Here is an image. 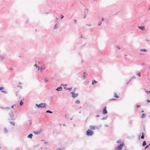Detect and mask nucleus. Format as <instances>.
<instances>
[{
  "label": "nucleus",
  "mask_w": 150,
  "mask_h": 150,
  "mask_svg": "<svg viewBox=\"0 0 150 150\" xmlns=\"http://www.w3.org/2000/svg\"><path fill=\"white\" fill-rule=\"evenodd\" d=\"M93 132L90 129H88L86 132V134L88 136H91L93 134Z\"/></svg>",
  "instance_id": "obj_1"
},
{
  "label": "nucleus",
  "mask_w": 150,
  "mask_h": 150,
  "mask_svg": "<svg viewBox=\"0 0 150 150\" xmlns=\"http://www.w3.org/2000/svg\"><path fill=\"white\" fill-rule=\"evenodd\" d=\"M46 105V104L45 103H41L39 105L38 104H36V106L38 108H42L45 107Z\"/></svg>",
  "instance_id": "obj_2"
},
{
  "label": "nucleus",
  "mask_w": 150,
  "mask_h": 150,
  "mask_svg": "<svg viewBox=\"0 0 150 150\" xmlns=\"http://www.w3.org/2000/svg\"><path fill=\"white\" fill-rule=\"evenodd\" d=\"M124 146L123 144H120L117 148L115 149V150H121L122 149V147Z\"/></svg>",
  "instance_id": "obj_3"
},
{
  "label": "nucleus",
  "mask_w": 150,
  "mask_h": 150,
  "mask_svg": "<svg viewBox=\"0 0 150 150\" xmlns=\"http://www.w3.org/2000/svg\"><path fill=\"white\" fill-rule=\"evenodd\" d=\"M71 93L72 94V97L74 98L78 96V94L77 93H74L73 92H72Z\"/></svg>",
  "instance_id": "obj_4"
},
{
  "label": "nucleus",
  "mask_w": 150,
  "mask_h": 150,
  "mask_svg": "<svg viewBox=\"0 0 150 150\" xmlns=\"http://www.w3.org/2000/svg\"><path fill=\"white\" fill-rule=\"evenodd\" d=\"M107 113V111L106 110V107H105L103 109V115H105Z\"/></svg>",
  "instance_id": "obj_5"
},
{
  "label": "nucleus",
  "mask_w": 150,
  "mask_h": 150,
  "mask_svg": "<svg viewBox=\"0 0 150 150\" xmlns=\"http://www.w3.org/2000/svg\"><path fill=\"white\" fill-rule=\"evenodd\" d=\"M138 28L142 30H143L144 29V26H138Z\"/></svg>",
  "instance_id": "obj_6"
},
{
  "label": "nucleus",
  "mask_w": 150,
  "mask_h": 150,
  "mask_svg": "<svg viewBox=\"0 0 150 150\" xmlns=\"http://www.w3.org/2000/svg\"><path fill=\"white\" fill-rule=\"evenodd\" d=\"M88 9L85 8L84 10V14L87 15L88 13Z\"/></svg>",
  "instance_id": "obj_7"
},
{
  "label": "nucleus",
  "mask_w": 150,
  "mask_h": 150,
  "mask_svg": "<svg viewBox=\"0 0 150 150\" xmlns=\"http://www.w3.org/2000/svg\"><path fill=\"white\" fill-rule=\"evenodd\" d=\"M90 128L91 129H96L95 126H90Z\"/></svg>",
  "instance_id": "obj_8"
},
{
  "label": "nucleus",
  "mask_w": 150,
  "mask_h": 150,
  "mask_svg": "<svg viewBox=\"0 0 150 150\" xmlns=\"http://www.w3.org/2000/svg\"><path fill=\"white\" fill-rule=\"evenodd\" d=\"M62 87L60 86V87H59L58 88H57L56 89V90L57 91H61L62 90Z\"/></svg>",
  "instance_id": "obj_9"
},
{
  "label": "nucleus",
  "mask_w": 150,
  "mask_h": 150,
  "mask_svg": "<svg viewBox=\"0 0 150 150\" xmlns=\"http://www.w3.org/2000/svg\"><path fill=\"white\" fill-rule=\"evenodd\" d=\"M9 115L10 117H12L13 115V112H11L9 113Z\"/></svg>",
  "instance_id": "obj_10"
},
{
  "label": "nucleus",
  "mask_w": 150,
  "mask_h": 150,
  "mask_svg": "<svg viewBox=\"0 0 150 150\" xmlns=\"http://www.w3.org/2000/svg\"><path fill=\"white\" fill-rule=\"evenodd\" d=\"M45 69V67L44 66H42L40 69V71H42Z\"/></svg>",
  "instance_id": "obj_11"
},
{
  "label": "nucleus",
  "mask_w": 150,
  "mask_h": 150,
  "mask_svg": "<svg viewBox=\"0 0 150 150\" xmlns=\"http://www.w3.org/2000/svg\"><path fill=\"white\" fill-rule=\"evenodd\" d=\"M114 97L115 98H118L119 97L117 95V94L116 93H114Z\"/></svg>",
  "instance_id": "obj_12"
},
{
  "label": "nucleus",
  "mask_w": 150,
  "mask_h": 150,
  "mask_svg": "<svg viewBox=\"0 0 150 150\" xmlns=\"http://www.w3.org/2000/svg\"><path fill=\"white\" fill-rule=\"evenodd\" d=\"M97 82L95 80H93L92 83V84L93 85L94 83H97Z\"/></svg>",
  "instance_id": "obj_13"
},
{
  "label": "nucleus",
  "mask_w": 150,
  "mask_h": 150,
  "mask_svg": "<svg viewBox=\"0 0 150 150\" xmlns=\"http://www.w3.org/2000/svg\"><path fill=\"white\" fill-rule=\"evenodd\" d=\"M32 136L33 135L32 134H30L28 136V137L29 138H32Z\"/></svg>",
  "instance_id": "obj_14"
},
{
  "label": "nucleus",
  "mask_w": 150,
  "mask_h": 150,
  "mask_svg": "<svg viewBox=\"0 0 150 150\" xmlns=\"http://www.w3.org/2000/svg\"><path fill=\"white\" fill-rule=\"evenodd\" d=\"M58 28V27L57 26V24H56L54 27V28L55 29H56Z\"/></svg>",
  "instance_id": "obj_15"
},
{
  "label": "nucleus",
  "mask_w": 150,
  "mask_h": 150,
  "mask_svg": "<svg viewBox=\"0 0 150 150\" xmlns=\"http://www.w3.org/2000/svg\"><path fill=\"white\" fill-rule=\"evenodd\" d=\"M144 138V133L142 132V136H141V139H143Z\"/></svg>",
  "instance_id": "obj_16"
},
{
  "label": "nucleus",
  "mask_w": 150,
  "mask_h": 150,
  "mask_svg": "<svg viewBox=\"0 0 150 150\" xmlns=\"http://www.w3.org/2000/svg\"><path fill=\"white\" fill-rule=\"evenodd\" d=\"M146 116L145 114H143L142 115V116H141V117L143 118H144Z\"/></svg>",
  "instance_id": "obj_17"
},
{
  "label": "nucleus",
  "mask_w": 150,
  "mask_h": 150,
  "mask_svg": "<svg viewBox=\"0 0 150 150\" xmlns=\"http://www.w3.org/2000/svg\"><path fill=\"white\" fill-rule=\"evenodd\" d=\"M146 145V142L145 141H144L143 142V143H142V146H144L145 145Z\"/></svg>",
  "instance_id": "obj_18"
},
{
  "label": "nucleus",
  "mask_w": 150,
  "mask_h": 150,
  "mask_svg": "<svg viewBox=\"0 0 150 150\" xmlns=\"http://www.w3.org/2000/svg\"><path fill=\"white\" fill-rule=\"evenodd\" d=\"M89 46V45H88V44L87 43H86L85 44H84L83 45V46Z\"/></svg>",
  "instance_id": "obj_19"
},
{
  "label": "nucleus",
  "mask_w": 150,
  "mask_h": 150,
  "mask_svg": "<svg viewBox=\"0 0 150 150\" xmlns=\"http://www.w3.org/2000/svg\"><path fill=\"white\" fill-rule=\"evenodd\" d=\"M75 103H80V101L79 100H77L75 101Z\"/></svg>",
  "instance_id": "obj_20"
},
{
  "label": "nucleus",
  "mask_w": 150,
  "mask_h": 150,
  "mask_svg": "<svg viewBox=\"0 0 150 150\" xmlns=\"http://www.w3.org/2000/svg\"><path fill=\"white\" fill-rule=\"evenodd\" d=\"M87 75V74L86 73H84L83 77H84V78L86 77V76Z\"/></svg>",
  "instance_id": "obj_21"
},
{
  "label": "nucleus",
  "mask_w": 150,
  "mask_h": 150,
  "mask_svg": "<svg viewBox=\"0 0 150 150\" xmlns=\"http://www.w3.org/2000/svg\"><path fill=\"white\" fill-rule=\"evenodd\" d=\"M46 113H52V112L51 111H50V110H47L46 111Z\"/></svg>",
  "instance_id": "obj_22"
},
{
  "label": "nucleus",
  "mask_w": 150,
  "mask_h": 150,
  "mask_svg": "<svg viewBox=\"0 0 150 150\" xmlns=\"http://www.w3.org/2000/svg\"><path fill=\"white\" fill-rule=\"evenodd\" d=\"M102 24V22L100 21H99L98 24V25L100 26Z\"/></svg>",
  "instance_id": "obj_23"
},
{
  "label": "nucleus",
  "mask_w": 150,
  "mask_h": 150,
  "mask_svg": "<svg viewBox=\"0 0 150 150\" xmlns=\"http://www.w3.org/2000/svg\"><path fill=\"white\" fill-rule=\"evenodd\" d=\"M23 103L22 102V100H21L20 103V105H23Z\"/></svg>",
  "instance_id": "obj_24"
},
{
  "label": "nucleus",
  "mask_w": 150,
  "mask_h": 150,
  "mask_svg": "<svg viewBox=\"0 0 150 150\" xmlns=\"http://www.w3.org/2000/svg\"><path fill=\"white\" fill-rule=\"evenodd\" d=\"M4 131H5L6 133H7L8 132V130L6 128L4 129Z\"/></svg>",
  "instance_id": "obj_25"
},
{
  "label": "nucleus",
  "mask_w": 150,
  "mask_h": 150,
  "mask_svg": "<svg viewBox=\"0 0 150 150\" xmlns=\"http://www.w3.org/2000/svg\"><path fill=\"white\" fill-rule=\"evenodd\" d=\"M44 81L45 82H47L48 81V80L47 79L45 78V79Z\"/></svg>",
  "instance_id": "obj_26"
},
{
  "label": "nucleus",
  "mask_w": 150,
  "mask_h": 150,
  "mask_svg": "<svg viewBox=\"0 0 150 150\" xmlns=\"http://www.w3.org/2000/svg\"><path fill=\"white\" fill-rule=\"evenodd\" d=\"M61 19H62L64 18V16L63 15H62L61 14Z\"/></svg>",
  "instance_id": "obj_27"
},
{
  "label": "nucleus",
  "mask_w": 150,
  "mask_h": 150,
  "mask_svg": "<svg viewBox=\"0 0 150 150\" xmlns=\"http://www.w3.org/2000/svg\"><path fill=\"white\" fill-rule=\"evenodd\" d=\"M34 132L35 134H38L39 133V132Z\"/></svg>",
  "instance_id": "obj_28"
},
{
  "label": "nucleus",
  "mask_w": 150,
  "mask_h": 150,
  "mask_svg": "<svg viewBox=\"0 0 150 150\" xmlns=\"http://www.w3.org/2000/svg\"><path fill=\"white\" fill-rule=\"evenodd\" d=\"M86 25H87V26L88 27H90L91 26V24H86Z\"/></svg>",
  "instance_id": "obj_29"
},
{
  "label": "nucleus",
  "mask_w": 150,
  "mask_h": 150,
  "mask_svg": "<svg viewBox=\"0 0 150 150\" xmlns=\"http://www.w3.org/2000/svg\"><path fill=\"white\" fill-rule=\"evenodd\" d=\"M1 92L2 93H7V92L5 91H1Z\"/></svg>",
  "instance_id": "obj_30"
},
{
  "label": "nucleus",
  "mask_w": 150,
  "mask_h": 150,
  "mask_svg": "<svg viewBox=\"0 0 150 150\" xmlns=\"http://www.w3.org/2000/svg\"><path fill=\"white\" fill-rule=\"evenodd\" d=\"M140 51L144 52H146V51L145 49L141 50Z\"/></svg>",
  "instance_id": "obj_31"
},
{
  "label": "nucleus",
  "mask_w": 150,
  "mask_h": 150,
  "mask_svg": "<svg viewBox=\"0 0 150 150\" xmlns=\"http://www.w3.org/2000/svg\"><path fill=\"white\" fill-rule=\"evenodd\" d=\"M4 88L2 87H0V90H3Z\"/></svg>",
  "instance_id": "obj_32"
},
{
  "label": "nucleus",
  "mask_w": 150,
  "mask_h": 150,
  "mask_svg": "<svg viewBox=\"0 0 150 150\" xmlns=\"http://www.w3.org/2000/svg\"><path fill=\"white\" fill-rule=\"evenodd\" d=\"M56 21H55V22H58V21H57V20H58V18H57V17H56Z\"/></svg>",
  "instance_id": "obj_33"
},
{
  "label": "nucleus",
  "mask_w": 150,
  "mask_h": 150,
  "mask_svg": "<svg viewBox=\"0 0 150 150\" xmlns=\"http://www.w3.org/2000/svg\"><path fill=\"white\" fill-rule=\"evenodd\" d=\"M140 106V105H137V108H139Z\"/></svg>",
  "instance_id": "obj_34"
},
{
  "label": "nucleus",
  "mask_w": 150,
  "mask_h": 150,
  "mask_svg": "<svg viewBox=\"0 0 150 150\" xmlns=\"http://www.w3.org/2000/svg\"><path fill=\"white\" fill-rule=\"evenodd\" d=\"M115 100V99H109V100L110 101L114 100Z\"/></svg>",
  "instance_id": "obj_35"
},
{
  "label": "nucleus",
  "mask_w": 150,
  "mask_h": 150,
  "mask_svg": "<svg viewBox=\"0 0 150 150\" xmlns=\"http://www.w3.org/2000/svg\"><path fill=\"white\" fill-rule=\"evenodd\" d=\"M11 124L12 125H14V123L13 122H10Z\"/></svg>",
  "instance_id": "obj_36"
},
{
  "label": "nucleus",
  "mask_w": 150,
  "mask_h": 150,
  "mask_svg": "<svg viewBox=\"0 0 150 150\" xmlns=\"http://www.w3.org/2000/svg\"><path fill=\"white\" fill-rule=\"evenodd\" d=\"M137 75H138L139 77L140 76V73H139L138 74H137Z\"/></svg>",
  "instance_id": "obj_37"
},
{
  "label": "nucleus",
  "mask_w": 150,
  "mask_h": 150,
  "mask_svg": "<svg viewBox=\"0 0 150 150\" xmlns=\"http://www.w3.org/2000/svg\"><path fill=\"white\" fill-rule=\"evenodd\" d=\"M74 21L75 23H76V20H75V19L74 20Z\"/></svg>",
  "instance_id": "obj_38"
},
{
  "label": "nucleus",
  "mask_w": 150,
  "mask_h": 150,
  "mask_svg": "<svg viewBox=\"0 0 150 150\" xmlns=\"http://www.w3.org/2000/svg\"><path fill=\"white\" fill-rule=\"evenodd\" d=\"M148 147H149V145L146 146L145 147V149H146V148H147Z\"/></svg>",
  "instance_id": "obj_39"
},
{
  "label": "nucleus",
  "mask_w": 150,
  "mask_h": 150,
  "mask_svg": "<svg viewBox=\"0 0 150 150\" xmlns=\"http://www.w3.org/2000/svg\"><path fill=\"white\" fill-rule=\"evenodd\" d=\"M147 102H148V103H149L150 102V101L149 100H147Z\"/></svg>",
  "instance_id": "obj_40"
},
{
  "label": "nucleus",
  "mask_w": 150,
  "mask_h": 150,
  "mask_svg": "<svg viewBox=\"0 0 150 150\" xmlns=\"http://www.w3.org/2000/svg\"><path fill=\"white\" fill-rule=\"evenodd\" d=\"M83 38V37H82V35H81L80 37L79 38Z\"/></svg>",
  "instance_id": "obj_41"
},
{
  "label": "nucleus",
  "mask_w": 150,
  "mask_h": 150,
  "mask_svg": "<svg viewBox=\"0 0 150 150\" xmlns=\"http://www.w3.org/2000/svg\"><path fill=\"white\" fill-rule=\"evenodd\" d=\"M87 15L84 14V16L83 17V18H85L86 16Z\"/></svg>",
  "instance_id": "obj_42"
},
{
  "label": "nucleus",
  "mask_w": 150,
  "mask_h": 150,
  "mask_svg": "<svg viewBox=\"0 0 150 150\" xmlns=\"http://www.w3.org/2000/svg\"><path fill=\"white\" fill-rule=\"evenodd\" d=\"M146 93H150V91H149L148 92V91H146Z\"/></svg>",
  "instance_id": "obj_43"
},
{
  "label": "nucleus",
  "mask_w": 150,
  "mask_h": 150,
  "mask_svg": "<svg viewBox=\"0 0 150 150\" xmlns=\"http://www.w3.org/2000/svg\"><path fill=\"white\" fill-rule=\"evenodd\" d=\"M101 21H104V18H102L101 19Z\"/></svg>",
  "instance_id": "obj_44"
},
{
  "label": "nucleus",
  "mask_w": 150,
  "mask_h": 150,
  "mask_svg": "<svg viewBox=\"0 0 150 150\" xmlns=\"http://www.w3.org/2000/svg\"><path fill=\"white\" fill-rule=\"evenodd\" d=\"M49 12H46L45 13V14H49Z\"/></svg>",
  "instance_id": "obj_45"
},
{
  "label": "nucleus",
  "mask_w": 150,
  "mask_h": 150,
  "mask_svg": "<svg viewBox=\"0 0 150 150\" xmlns=\"http://www.w3.org/2000/svg\"><path fill=\"white\" fill-rule=\"evenodd\" d=\"M13 106H14V105H12L11 106V107L12 108H13Z\"/></svg>",
  "instance_id": "obj_46"
},
{
  "label": "nucleus",
  "mask_w": 150,
  "mask_h": 150,
  "mask_svg": "<svg viewBox=\"0 0 150 150\" xmlns=\"http://www.w3.org/2000/svg\"><path fill=\"white\" fill-rule=\"evenodd\" d=\"M34 66L36 67H38V66H37V64H35Z\"/></svg>",
  "instance_id": "obj_47"
},
{
  "label": "nucleus",
  "mask_w": 150,
  "mask_h": 150,
  "mask_svg": "<svg viewBox=\"0 0 150 150\" xmlns=\"http://www.w3.org/2000/svg\"><path fill=\"white\" fill-rule=\"evenodd\" d=\"M99 116V115H96V117H98Z\"/></svg>",
  "instance_id": "obj_48"
},
{
  "label": "nucleus",
  "mask_w": 150,
  "mask_h": 150,
  "mask_svg": "<svg viewBox=\"0 0 150 150\" xmlns=\"http://www.w3.org/2000/svg\"><path fill=\"white\" fill-rule=\"evenodd\" d=\"M105 126H106V127H108V125H105Z\"/></svg>",
  "instance_id": "obj_49"
},
{
  "label": "nucleus",
  "mask_w": 150,
  "mask_h": 150,
  "mask_svg": "<svg viewBox=\"0 0 150 150\" xmlns=\"http://www.w3.org/2000/svg\"><path fill=\"white\" fill-rule=\"evenodd\" d=\"M28 21V20H27L26 21V23H27V22Z\"/></svg>",
  "instance_id": "obj_50"
},
{
  "label": "nucleus",
  "mask_w": 150,
  "mask_h": 150,
  "mask_svg": "<svg viewBox=\"0 0 150 150\" xmlns=\"http://www.w3.org/2000/svg\"><path fill=\"white\" fill-rule=\"evenodd\" d=\"M28 21V20H27L26 21V23H27V22Z\"/></svg>",
  "instance_id": "obj_51"
},
{
  "label": "nucleus",
  "mask_w": 150,
  "mask_h": 150,
  "mask_svg": "<svg viewBox=\"0 0 150 150\" xmlns=\"http://www.w3.org/2000/svg\"><path fill=\"white\" fill-rule=\"evenodd\" d=\"M61 150V149H57V150Z\"/></svg>",
  "instance_id": "obj_52"
},
{
  "label": "nucleus",
  "mask_w": 150,
  "mask_h": 150,
  "mask_svg": "<svg viewBox=\"0 0 150 150\" xmlns=\"http://www.w3.org/2000/svg\"><path fill=\"white\" fill-rule=\"evenodd\" d=\"M146 41H148V40H146Z\"/></svg>",
  "instance_id": "obj_53"
},
{
  "label": "nucleus",
  "mask_w": 150,
  "mask_h": 150,
  "mask_svg": "<svg viewBox=\"0 0 150 150\" xmlns=\"http://www.w3.org/2000/svg\"><path fill=\"white\" fill-rule=\"evenodd\" d=\"M117 143H119V142H117Z\"/></svg>",
  "instance_id": "obj_54"
},
{
  "label": "nucleus",
  "mask_w": 150,
  "mask_h": 150,
  "mask_svg": "<svg viewBox=\"0 0 150 150\" xmlns=\"http://www.w3.org/2000/svg\"><path fill=\"white\" fill-rule=\"evenodd\" d=\"M144 112V111L142 110V112Z\"/></svg>",
  "instance_id": "obj_55"
},
{
  "label": "nucleus",
  "mask_w": 150,
  "mask_h": 150,
  "mask_svg": "<svg viewBox=\"0 0 150 150\" xmlns=\"http://www.w3.org/2000/svg\"><path fill=\"white\" fill-rule=\"evenodd\" d=\"M39 67H38V70H39Z\"/></svg>",
  "instance_id": "obj_56"
},
{
  "label": "nucleus",
  "mask_w": 150,
  "mask_h": 150,
  "mask_svg": "<svg viewBox=\"0 0 150 150\" xmlns=\"http://www.w3.org/2000/svg\"><path fill=\"white\" fill-rule=\"evenodd\" d=\"M64 86H66V85H64Z\"/></svg>",
  "instance_id": "obj_57"
},
{
  "label": "nucleus",
  "mask_w": 150,
  "mask_h": 150,
  "mask_svg": "<svg viewBox=\"0 0 150 150\" xmlns=\"http://www.w3.org/2000/svg\"><path fill=\"white\" fill-rule=\"evenodd\" d=\"M149 68H150V65L149 66Z\"/></svg>",
  "instance_id": "obj_58"
},
{
  "label": "nucleus",
  "mask_w": 150,
  "mask_h": 150,
  "mask_svg": "<svg viewBox=\"0 0 150 150\" xmlns=\"http://www.w3.org/2000/svg\"><path fill=\"white\" fill-rule=\"evenodd\" d=\"M95 1V0H93V1Z\"/></svg>",
  "instance_id": "obj_59"
},
{
  "label": "nucleus",
  "mask_w": 150,
  "mask_h": 150,
  "mask_svg": "<svg viewBox=\"0 0 150 150\" xmlns=\"http://www.w3.org/2000/svg\"><path fill=\"white\" fill-rule=\"evenodd\" d=\"M128 83H127V84Z\"/></svg>",
  "instance_id": "obj_60"
},
{
  "label": "nucleus",
  "mask_w": 150,
  "mask_h": 150,
  "mask_svg": "<svg viewBox=\"0 0 150 150\" xmlns=\"http://www.w3.org/2000/svg\"><path fill=\"white\" fill-rule=\"evenodd\" d=\"M149 146H150V144H149Z\"/></svg>",
  "instance_id": "obj_61"
},
{
  "label": "nucleus",
  "mask_w": 150,
  "mask_h": 150,
  "mask_svg": "<svg viewBox=\"0 0 150 150\" xmlns=\"http://www.w3.org/2000/svg\"><path fill=\"white\" fill-rule=\"evenodd\" d=\"M150 9V8H149V9Z\"/></svg>",
  "instance_id": "obj_62"
},
{
  "label": "nucleus",
  "mask_w": 150,
  "mask_h": 150,
  "mask_svg": "<svg viewBox=\"0 0 150 150\" xmlns=\"http://www.w3.org/2000/svg\"><path fill=\"white\" fill-rule=\"evenodd\" d=\"M149 81H150V80H149Z\"/></svg>",
  "instance_id": "obj_63"
}]
</instances>
